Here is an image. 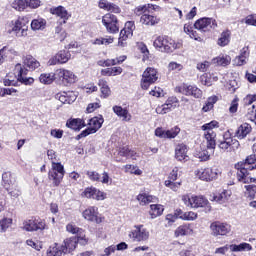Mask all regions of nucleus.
I'll list each match as a JSON object with an SVG mask.
<instances>
[{"label": "nucleus", "mask_w": 256, "mask_h": 256, "mask_svg": "<svg viewBox=\"0 0 256 256\" xmlns=\"http://www.w3.org/2000/svg\"><path fill=\"white\" fill-rule=\"evenodd\" d=\"M25 67H28L30 71H35V69L41 67V63H39L33 56L27 55L23 58V64L18 63L14 67V75L19 83H22L23 85H33L35 79H33V77H27L29 70Z\"/></svg>", "instance_id": "nucleus-1"}, {"label": "nucleus", "mask_w": 256, "mask_h": 256, "mask_svg": "<svg viewBox=\"0 0 256 256\" xmlns=\"http://www.w3.org/2000/svg\"><path fill=\"white\" fill-rule=\"evenodd\" d=\"M182 201L184 205L190 207V209H204L206 213L211 211V204L203 195L185 194L182 195Z\"/></svg>", "instance_id": "nucleus-2"}, {"label": "nucleus", "mask_w": 256, "mask_h": 256, "mask_svg": "<svg viewBox=\"0 0 256 256\" xmlns=\"http://www.w3.org/2000/svg\"><path fill=\"white\" fill-rule=\"evenodd\" d=\"M27 31H29V26H27L23 18L8 21L5 24V32L7 35H15V37L18 38L27 37Z\"/></svg>", "instance_id": "nucleus-3"}, {"label": "nucleus", "mask_w": 256, "mask_h": 256, "mask_svg": "<svg viewBox=\"0 0 256 256\" xmlns=\"http://www.w3.org/2000/svg\"><path fill=\"white\" fill-rule=\"evenodd\" d=\"M153 45L161 53H173L176 49H181L183 44L175 42V40L168 36H158L154 40Z\"/></svg>", "instance_id": "nucleus-4"}, {"label": "nucleus", "mask_w": 256, "mask_h": 256, "mask_svg": "<svg viewBox=\"0 0 256 256\" xmlns=\"http://www.w3.org/2000/svg\"><path fill=\"white\" fill-rule=\"evenodd\" d=\"M256 155L252 154L248 156L243 164V167L238 169L237 171V180L240 183H251L253 178L249 177V171H253L256 169Z\"/></svg>", "instance_id": "nucleus-5"}, {"label": "nucleus", "mask_w": 256, "mask_h": 256, "mask_svg": "<svg viewBox=\"0 0 256 256\" xmlns=\"http://www.w3.org/2000/svg\"><path fill=\"white\" fill-rule=\"evenodd\" d=\"M104 122L105 120L103 119V116H96L91 118L89 120L88 127L76 136L77 141H79V139H83L85 137H89V135L97 133V130L103 127Z\"/></svg>", "instance_id": "nucleus-6"}, {"label": "nucleus", "mask_w": 256, "mask_h": 256, "mask_svg": "<svg viewBox=\"0 0 256 256\" xmlns=\"http://www.w3.org/2000/svg\"><path fill=\"white\" fill-rule=\"evenodd\" d=\"M48 177L53 181L55 187H59L63 177H65V168L61 163L52 161V168L48 173Z\"/></svg>", "instance_id": "nucleus-7"}, {"label": "nucleus", "mask_w": 256, "mask_h": 256, "mask_svg": "<svg viewBox=\"0 0 256 256\" xmlns=\"http://www.w3.org/2000/svg\"><path fill=\"white\" fill-rule=\"evenodd\" d=\"M22 229L24 231L33 233L35 231H45V229H49V227L47 226V222H45L44 219L32 218L23 222Z\"/></svg>", "instance_id": "nucleus-8"}, {"label": "nucleus", "mask_w": 256, "mask_h": 256, "mask_svg": "<svg viewBox=\"0 0 256 256\" xmlns=\"http://www.w3.org/2000/svg\"><path fill=\"white\" fill-rule=\"evenodd\" d=\"M56 79L65 87H69V85H73V83L77 82V76H75V73L65 68H59L56 70Z\"/></svg>", "instance_id": "nucleus-9"}, {"label": "nucleus", "mask_w": 256, "mask_h": 256, "mask_svg": "<svg viewBox=\"0 0 256 256\" xmlns=\"http://www.w3.org/2000/svg\"><path fill=\"white\" fill-rule=\"evenodd\" d=\"M231 250L232 253H239L243 251H252L253 246L247 242L237 244H231V245H225L223 247L217 248L215 250L216 255H226V253Z\"/></svg>", "instance_id": "nucleus-10"}, {"label": "nucleus", "mask_w": 256, "mask_h": 256, "mask_svg": "<svg viewBox=\"0 0 256 256\" xmlns=\"http://www.w3.org/2000/svg\"><path fill=\"white\" fill-rule=\"evenodd\" d=\"M157 79H159V73L157 72V69L148 67L142 75L141 80V88L144 90L149 89L153 83L157 82Z\"/></svg>", "instance_id": "nucleus-11"}, {"label": "nucleus", "mask_w": 256, "mask_h": 256, "mask_svg": "<svg viewBox=\"0 0 256 256\" xmlns=\"http://www.w3.org/2000/svg\"><path fill=\"white\" fill-rule=\"evenodd\" d=\"M129 239L132 241H148L150 237L149 230L143 225H135L133 229L128 233Z\"/></svg>", "instance_id": "nucleus-12"}, {"label": "nucleus", "mask_w": 256, "mask_h": 256, "mask_svg": "<svg viewBox=\"0 0 256 256\" xmlns=\"http://www.w3.org/2000/svg\"><path fill=\"white\" fill-rule=\"evenodd\" d=\"M195 175L201 181H215L219 175H221V171L217 168H199L195 170Z\"/></svg>", "instance_id": "nucleus-13"}, {"label": "nucleus", "mask_w": 256, "mask_h": 256, "mask_svg": "<svg viewBox=\"0 0 256 256\" xmlns=\"http://www.w3.org/2000/svg\"><path fill=\"white\" fill-rule=\"evenodd\" d=\"M102 24L106 28L107 33L115 35L119 31V20L117 16L107 13L102 17Z\"/></svg>", "instance_id": "nucleus-14"}, {"label": "nucleus", "mask_w": 256, "mask_h": 256, "mask_svg": "<svg viewBox=\"0 0 256 256\" xmlns=\"http://www.w3.org/2000/svg\"><path fill=\"white\" fill-rule=\"evenodd\" d=\"M175 92L186 95L187 97H194L195 99H201L203 97V91H201V89H199L197 86L193 85L182 84L175 88Z\"/></svg>", "instance_id": "nucleus-15"}, {"label": "nucleus", "mask_w": 256, "mask_h": 256, "mask_svg": "<svg viewBox=\"0 0 256 256\" xmlns=\"http://www.w3.org/2000/svg\"><path fill=\"white\" fill-rule=\"evenodd\" d=\"M194 28L202 33H209L217 29V20L213 18H200L194 23Z\"/></svg>", "instance_id": "nucleus-16"}, {"label": "nucleus", "mask_w": 256, "mask_h": 256, "mask_svg": "<svg viewBox=\"0 0 256 256\" xmlns=\"http://www.w3.org/2000/svg\"><path fill=\"white\" fill-rule=\"evenodd\" d=\"M210 231L213 237H225V235H229V233H231V225L215 221L210 224Z\"/></svg>", "instance_id": "nucleus-17"}, {"label": "nucleus", "mask_w": 256, "mask_h": 256, "mask_svg": "<svg viewBox=\"0 0 256 256\" xmlns=\"http://www.w3.org/2000/svg\"><path fill=\"white\" fill-rule=\"evenodd\" d=\"M82 216L86 221L91 223H103V217L99 215V208L97 206H89L82 212Z\"/></svg>", "instance_id": "nucleus-18"}, {"label": "nucleus", "mask_w": 256, "mask_h": 256, "mask_svg": "<svg viewBox=\"0 0 256 256\" xmlns=\"http://www.w3.org/2000/svg\"><path fill=\"white\" fill-rule=\"evenodd\" d=\"M82 197H86V199H95L96 201H105V199H107V194L91 186L84 189Z\"/></svg>", "instance_id": "nucleus-19"}, {"label": "nucleus", "mask_w": 256, "mask_h": 256, "mask_svg": "<svg viewBox=\"0 0 256 256\" xmlns=\"http://www.w3.org/2000/svg\"><path fill=\"white\" fill-rule=\"evenodd\" d=\"M77 243H81V245H87V238L85 236H77L71 237L64 241L65 253H71V251H75L77 248Z\"/></svg>", "instance_id": "nucleus-20"}, {"label": "nucleus", "mask_w": 256, "mask_h": 256, "mask_svg": "<svg viewBox=\"0 0 256 256\" xmlns=\"http://www.w3.org/2000/svg\"><path fill=\"white\" fill-rule=\"evenodd\" d=\"M69 59H71V53L69 51L61 50L48 60V65H63L64 63H67Z\"/></svg>", "instance_id": "nucleus-21"}, {"label": "nucleus", "mask_w": 256, "mask_h": 256, "mask_svg": "<svg viewBox=\"0 0 256 256\" xmlns=\"http://www.w3.org/2000/svg\"><path fill=\"white\" fill-rule=\"evenodd\" d=\"M55 99L60 101L63 105H71L77 101V93L74 91L59 92L55 95Z\"/></svg>", "instance_id": "nucleus-22"}, {"label": "nucleus", "mask_w": 256, "mask_h": 256, "mask_svg": "<svg viewBox=\"0 0 256 256\" xmlns=\"http://www.w3.org/2000/svg\"><path fill=\"white\" fill-rule=\"evenodd\" d=\"M204 139L206 141V149L211 153H215V147H217L216 137L217 133L215 132H204Z\"/></svg>", "instance_id": "nucleus-23"}, {"label": "nucleus", "mask_w": 256, "mask_h": 256, "mask_svg": "<svg viewBox=\"0 0 256 256\" xmlns=\"http://www.w3.org/2000/svg\"><path fill=\"white\" fill-rule=\"evenodd\" d=\"M136 200L141 206L149 205V203H157V197L149 195L145 192L139 193L136 197Z\"/></svg>", "instance_id": "nucleus-24"}, {"label": "nucleus", "mask_w": 256, "mask_h": 256, "mask_svg": "<svg viewBox=\"0 0 256 256\" xmlns=\"http://www.w3.org/2000/svg\"><path fill=\"white\" fill-rule=\"evenodd\" d=\"M66 127H68V129H73V131H81V129L85 127V120L81 118L69 119L66 122Z\"/></svg>", "instance_id": "nucleus-25"}, {"label": "nucleus", "mask_w": 256, "mask_h": 256, "mask_svg": "<svg viewBox=\"0 0 256 256\" xmlns=\"http://www.w3.org/2000/svg\"><path fill=\"white\" fill-rule=\"evenodd\" d=\"M98 6L100 9L110 11V13H121V8L117 4L107 2V0H100Z\"/></svg>", "instance_id": "nucleus-26"}, {"label": "nucleus", "mask_w": 256, "mask_h": 256, "mask_svg": "<svg viewBox=\"0 0 256 256\" xmlns=\"http://www.w3.org/2000/svg\"><path fill=\"white\" fill-rule=\"evenodd\" d=\"M113 113L117 115V117H120L123 121H130L131 120V114L129 113V110L126 108H123L121 106H113L112 108Z\"/></svg>", "instance_id": "nucleus-27"}, {"label": "nucleus", "mask_w": 256, "mask_h": 256, "mask_svg": "<svg viewBox=\"0 0 256 256\" xmlns=\"http://www.w3.org/2000/svg\"><path fill=\"white\" fill-rule=\"evenodd\" d=\"M251 131H253L251 124L243 123L238 127L235 135L237 139H245V137H247Z\"/></svg>", "instance_id": "nucleus-28"}, {"label": "nucleus", "mask_w": 256, "mask_h": 256, "mask_svg": "<svg viewBox=\"0 0 256 256\" xmlns=\"http://www.w3.org/2000/svg\"><path fill=\"white\" fill-rule=\"evenodd\" d=\"M52 15H56L57 17H60V19H63L64 23L65 21H68V19L71 17V14L65 7L63 6H58L56 8L51 9Z\"/></svg>", "instance_id": "nucleus-29"}, {"label": "nucleus", "mask_w": 256, "mask_h": 256, "mask_svg": "<svg viewBox=\"0 0 256 256\" xmlns=\"http://www.w3.org/2000/svg\"><path fill=\"white\" fill-rule=\"evenodd\" d=\"M187 145L185 144H178L175 148V159L177 161H185L187 159Z\"/></svg>", "instance_id": "nucleus-30"}, {"label": "nucleus", "mask_w": 256, "mask_h": 256, "mask_svg": "<svg viewBox=\"0 0 256 256\" xmlns=\"http://www.w3.org/2000/svg\"><path fill=\"white\" fill-rule=\"evenodd\" d=\"M47 254L48 256H63L67 255V252H65V246H59V244L54 243L49 247Z\"/></svg>", "instance_id": "nucleus-31"}, {"label": "nucleus", "mask_w": 256, "mask_h": 256, "mask_svg": "<svg viewBox=\"0 0 256 256\" xmlns=\"http://www.w3.org/2000/svg\"><path fill=\"white\" fill-rule=\"evenodd\" d=\"M164 211H165V208L163 207V205L151 204L149 215H150L151 219H157V217H161V215H163Z\"/></svg>", "instance_id": "nucleus-32"}, {"label": "nucleus", "mask_w": 256, "mask_h": 256, "mask_svg": "<svg viewBox=\"0 0 256 256\" xmlns=\"http://www.w3.org/2000/svg\"><path fill=\"white\" fill-rule=\"evenodd\" d=\"M2 185L6 190L17 185L15 179H13V176H11V172H4L2 174Z\"/></svg>", "instance_id": "nucleus-33"}, {"label": "nucleus", "mask_w": 256, "mask_h": 256, "mask_svg": "<svg viewBox=\"0 0 256 256\" xmlns=\"http://www.w3.org/2000/svg\"><path fill=\"white\" fill-rule=\"evenodd\" d=\"M98 86L100 87L102 99H107V97L111 95V88L109 87L107 80L100 79L98 81Z\"/></svg>", "instance_id": "nucleus-34"}, {"label": "nucleus", "mask_w": 256, "mask_h": 256, "mask_svg": "<svg viewBox=\"0 0 256 256\" xmlns=\"http://www.w3.org/2000/svg\"><path fill=\"white\" fill-rule=\"evenodd\" d=\"M191 233H193V229L191 228V225L184 224L179 226L175 230L174 235L175 237H185V235H191Z\"/></svg>", "instance_id": "nucleus-35"}, {"label": "nucleus", "mask_w": 256, "mask_h": 256, "mask_svg": "<svg viewBox=\"0 0 256 256\" xmlns=\"http://www.w3.org/2000/svg\"><path fill=\"white\" fill-rule=\"evenodd\" d=\"M47 27V20L44 18H36L31 22L32 31H43Z\"/></svg>", "instance_id": "nucleus-36"}, {"label": "nucleus", "mask_w": 256, "mask_h": 256, "mask_svg": "<svg viewBox=\"0 0 256 256\" xmlns=\"http://www.w3.org/2000/svg\"><path fill=\"white\" fill-rule=\"evenodd\" d=\"M231 195H233V192H231V190H223L221 193L214 196V201L220 204L227 203V201L231 199Z\"/></svg>", "instance_id": "nucleus-37"}, {"label": "nucleus", "mask_w": 256, "mask_h": 256, "mask_svg": "<svg viewBox=\"0 0 256 256\" xmlns=\"http://www.w3.org/2000/svg\"><path fill=\"white\" fill-rule=\"evenodd\" d=\"M140 23H142V25H157V23H159V18L146 13L141 16Z\"/></svg>", "instance_id": "nucleus-38"}, {"label": "nucleus", "mask_w": 256, "mask_h": 256, "mask_svg": "<svg viewBox=\"0 0 256 256\" xmlns=\"http://www.w3.org/2000/svg\"><path fill=\"white\" fill-rule=\"evenodd\" d=\"M55 79H57L56 72L43 73L39 77L40 83H43L44 85H51Z\"/></svg>", "instance_id": "nucleus-39"}, {"label": "nucleus", "mask_w": 256, "mask_h": 256, "mask_svg": "<svg viewBox=\"0 0 256 256\" xmlns=\"http://www.w3.org/2000/svg\"><path fill=\"white\" fill-rule=\"evenodd\" d=\"M212 63L220 67H227L231 63V56H218L212 60Z\"/></svg>", "instance_id": "nucleus-40"}, {"label": "nucleus", "mask_w": 256, "mask_h": 256, "mask_svg": "<svg viewBox=\"0 0 256 256\" xmlns=\"http://www.w3.org/2000/svg\"><path fill=\"white\" fill-rule=\"evenodd\" d=\"M184 33L189 35L190 39H194V41H201V37L197 31L193 30V26L191 24H184Z\"/></svg>", "instance_id": "nucleus-41"}, {"label": "nucleus", "mask_w": 256, "mask_h": 256, "mask_svg": "<svg viewBox=\"0 0 256 256\" xmlns=\"http://www.w3.org/2000/svg\"><path fill=\"white\" fill-rule=\"evenodd\" d=\"M201 129L202 131H204V133H215V131L213 130L219 129V122L217 120H213L209 123L202 125Z\"/></svg>", "instance_id": "nucleus-42"}, {"label": "nucleus", "mask_w": 256, "mask_h": 256, "mask_svg": "<svg viewBox=\"0 0 256 256\" xmlns=\"http://www.w3.org/2000/svg\"><path fill=\"white\" fill-rule=\"evenodd\" d=\"M129 146H124L119 149L117 156L115 157V160L118 163H124L125 161L121 157H126V159H129Z\"/></svg>", "instance_id": "nucleus-43"}, {"label": "nucleus", "mask_w": 256, "mask_h": 256, "mask_svg": "<svg viewBox=\"0 0 256 256\" xmlns=\"http://www.w3.org/2000/svg\"><path fill=\"white\" fill-rule=\"evenodd\" d=\"M66 231L68 233H72V235H79V237H85V235H83V229L77 227V225L73 224V223H69L66 225Z\"/></svg>", "instance_id": "nucleus-44"}, {"label": "nucleus", "mask_w": 256, "mask_h": 256, "mask_svg": "<svg viewBox=\"0 0 256 256\" xmlns=\"http://www.w3.org/2000/svg\"><path fill=\"white\" fill-rule=\"evenodd\" d=\"M230 39H231V32L224 31L221 33L220 38L218 39V45H220V47H225V45H229Z\"/></svg>", "instance_id": "nucleus-45"}, {"label": "nucleus", "mask_w": 256, "mask_h": 256, "mask_svg": "<svg viewBox=\"0 0 256 256\" xmlns=\"http://www.w3.org/2000/svg\"><path fill=\"white\" fill-rule=\"evenodd\" d=\"M2 51H4V55L6 56V59H14V57H17L19 55V52L15 50L12 46H4L2 48Z\"/></svg>", "instance_id": "nucleus-46"}, {"label": "nucleus", "mask_w": 256, "mask_h": 256, "mask_svg": "<svg viewBox=\"0 0 256 256\" xmlns=\"http://www.w3.org/2000/svg\"><path fill=\"white\" fill-rule=\"evenodd\" d=\"M11 7L16 11H25L27 9V0H14Z\"/></svg>", "instance_id": "nucleus-47"}, {"label": "nucleus", "mask_w": 256, "mask_h": 256, "mask_svg": "<svg viewBox=\"0 0 256 256\" xmlns=\"http://www.w3.org/2000/svg\"><path fill=\"white\" fill-rule=\"evenodd\" d=\"M129 37H133V35H129L128 31L122 29L120 31V36L118 38V46L119 47H125V45H126L125 42L129 39Z\"/></svg>", "instance_id": "nucleus-48"}, {"label": "nucleus", "mask_w": 256, "mask_h": 256, "mask_svg": "<svg viewBox=\"0 0 256 256\" xmlns=\"http://www.w3.org/2000/svg\"><path fill=\"white\" fill-rule=\"evenodd\" d=\"M11 225H13V219L11 218H3L0 220L1 233H5Z\"/></svg>", "instance_id": "nucleus-49"}, {"label": "nucleus", "mask_w": 256, "mask_h": 256, "mask_svg": "<svg viewBox=\"0 0 256 256\" xmlns=\"http://www.w3.org/2000/svg\"><path fill=\"white\" fill-rule=\"evenodd\" d=\"M26 244L28 247H32V249H35L36 251H41V249H43V242L38 240L29 239L26 241Z\"/></svg>", "instance_id": "nucleus-50"}, {"label": "nucleus", "mask_w": 256, "mask_h": 256, "mask_svg": "<svg viewBox=\"0 0 256 256\" xmlns=\"http://www.w3.org/2000/svg\"><path fill=\"white\" fill-rule=\"evenodd\" d=\"M6 191H8V195H10V197H13L14 199H17V197H20L21 195V189L17 184L10 187L9 189H6Z\"/></svg>", "instance_id": "nucleus-51"}, {"label": "nucleus", "mask_w": 256, "mask_h": 256, "mask_svg": "<svg viewBox=\"0 0 256 256\" xmlns=\"http://www.w3.org/2000/svg\"><path fill=\"white\" fill-rule=\"evenodd\" d=\"M164 185L172 191H179L181 188V182H175V180H165Z\"/></svg>", "instance_id": "nucleus-52"}, {"label": "nucleus", "mask_w": 256, "mask_h": 256, "mask_svg": "<svg viewBox=\"0 0 256 256\" xmlns=\"http://www.w3.org/2000/svg\"><path fill=\"white\" fill-rule=\"evenodd\" d=\"M181 133V128L175 126L170 130H166V138L165 139H175Z\"/></svg>", "instance_id": "nucleus-53"}, {"label": "nucleus", "mask_w": 256, "mask_h": 256, "mask_svg": "<svg viewBox=\"0 0 256 256\" xmlns=\"http://www.w3.org/2000/svg\"><path fill=\"white\" fill-rule=\"evenodd\" d=\"M179 217L184 221H195V219H197V213L193 211H189V212L182 213Z\"/></svg>", "instance_id": "nucleus-54"}, {"label": "nucleus", "mask_w": 256, "mask_h": 256, "mask_svg": "<svg viewBox=\"0 0 256 256\" xmlns=\"http://www.w3.org/2000/svg\"><path fill=\"white\" fill-rule=\"evenodd\" d=\"M213 153L215 152H211V150L207 149V150H202L201 152H199L198 155V159H200V161H209V159L211 158V155H213Z\"/></svg>", "instance_id": "nucleus-55"}, {"label": "nucleus", "mask_w": 256, "mask_h": 256, "mask_svg": "<svg viewBox=\"0 0 256 256\" xmlns=\"http://www.w3.org/2000/svg\"><path fill=\"white\" fill-rule=\"evenodd\" d=\"M149 9H151V4L138 6L134 9V13H135V15H138V16L145 15L147 13V11H149Z\"/></svg>", "instance_id": "nucleus-56"}, {"label": "nucleus", "mask_w": 256, "mask_h": 256, "mask_svg": "<svg viewBox=\"0 0 256 256\" xmlns=\"http://www.w3.org/2000/svg\"><path fill=\"white\" fill-rule=\"evenodd\" d=\"M168 71H175V73H177L179 71H183V64L177 63L175 61H171L168 64Z\"/></svg>", "instance_id": "nucleus-57"}, {"label": "nucleus", "mask_w": 256, "mask_h": 256, "mask_svg": "<svg viewBox=\"0 0 256 256\" xmlns=\"http://www.w3.org/2000/svg\"><path fill=\"white\" fill-rule=\"evenodd\" d=\"M246 195L247 197H250V199H254L256 195V186L255 185H246Z\"/></svg>", "instance_id": "nucleus-58"}, {"label": "nucleus", "mask_w": 256, "mask_h": 256, "mask_svg": "<svg viewBox=\"0 0 256 256\" xmlns=\"http://www.w3.org/2000/svg\"><path fill=\"white\" fill-rule=\"evenodd\" d=\"M86 175L90 181L97 182L101 181V175L96 171H87Z\"/></svg>", "instance_id": "nucleus-59"}, {"label": "nucleus", "mask_w": 256, "mask_h": 256, "mask_svg": "<svg viewBox=\"0 0 256 256\" xmlns=\"http://www.w3.org/2000/svg\"><path fill=\"white\" fill-rule=\"evenodd\" d=\"M26 6L30 9H38L41 7V0H26Z\"/></svg>", "instance_id": "nucleus-60"}, {"label": "nucleus", "mask_w": 256, "mask_h": 256, "mask_svg": "<svg viewBox=\"0 0 256 256\" xmlns=\"http://www.w3.org/2000/svg\"><path fill=\"white\" fill-rule=\"evenodd\" d=\"M124 31H127L128 35H133V31H135V22L133 21L126 22Z\"/></svg>", "instance_id": "nucleus-61"}, {"label": "nucleus", "mask_w": 256, "mask_h": 256, "mask_svg": "<svg viewBox=\"0 0 256 256\" xmlns=\"http://www.w3.org/2000/svg\"><path fill=\"white\" fill-rule=\"evenodd\" d=\"M238 108H239V98L235 97L231 102L229 111L230 113H237Z\"/></svg>", "instance_id": "nucleus-62"}, {"label": "nucleus", "mask_w": 256, "mask_h": 256, "mask_svg": "<svg viewBox=\"0 0 256 256\" xmlns=\"http://www.w3.org/2000/svg\"><path fill=\"white\" fill-rule=\"evenodd\" d=\"M51 137H54V139H61L63 137V130L61 129H52L50 131Z\"/></svg>", "instance_id": "nucleus-63"}, {"label": "nucleus", "mask_w": 256, "mask_h": 256, "mask_svg": "<svg viewBox=\"0 0 256 256\" xmlns=\"http://www.w3.org/2000/svg\"><path fill=\"white\" fill-rule=\"evenodd\" d=\"M246 25H252L253 27H256V15H248L245 18Z\"/></svg>", "instance_id": "nucleus-64"}]
</instances>
